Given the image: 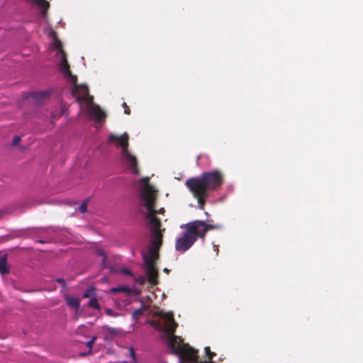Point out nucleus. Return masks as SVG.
Returning <instances> with one entry per match:
<instances>
[{
	"label": "nucleus",
	"instance_id": "f257e3e1",
	"mask_svg": "<svg viewBox=\"0 0 363 363\" xmlns=\"http://www.w3.org/2000/svg\"><path fill=\"white\" fill-rule=\"evenodd\" d=\"M160 320L152 321L151 325L155 329L164 331L169 337L168 342L169 347L172 352L179 356L181 362L187 363H214L213 358L216 355L211 351L209 347L204 348L207 359H200L198 351L194 350L188 344H184L180 337L174 335L177 323L175 322L174 315L172 312H158Z\"/></svg>",
	"mask_w": 363,
	"mask_h": 363
},
{
	"label": "nucleus",
	"instance_id": "f03ea898",
	"mask_svg": "<svg viewBox=\"0 0 363 363\" xmlns=\"http://www.w3.org/2000/svg\"><path fill=\"white\" fill-rule=\"evenodd\" d=\"M225 181L223 172L219 169L204 172L199 177H191L185 185L197 200L199 207L203 210L206 199L211 192L218 191Z\"/></svg>",
	"mask_w": 363,
	"mask_h": 363
},
{
	"label": "nucleus",
	"instance_id": "7ed1b4c3",
	"mask_svg": "<svg viewBox=\"0 0 363 363\" xmlns=\"http://www.w3.org/2000/svg\"><path fill=\"white\" fill-rule=\"evenodd\" d=\"M181 228L184 230L176 240L175 250L185 252L193 246L198 238L204 240L208 230L219 228V226L195 220L181 225Z\"/></svg>",
	"mask_w": 363,
	"mask_h": 363
},
{
	"label": "nucleus",
	"instance_id": "20e7f679",
	"mask_svg": "<svg viewBox=\"0 0 363 363\" xmlns=\"http://www.w3.org/2000/svg\"><path fill=\"white\" fill-rule=\"evenodd\" d=\"M55 46L58 49L57 56L60 59L59 69L71 83L73 84L72 94L76 98L78 102L84 101L86 103L92 102V96L89 94V89L86 85L77 84V77L73 75L70 71L69 65L67 60V55L63 50L62 44L58 39L55 40Z\"/></svg>",
	"mask_w": 363,
	"mask_h": 363
},
{
	"label": "nucleus",
	"instance_id": "39448f33",
	"mask_svg": "<svg viewBox=\"0 0 363 363\" xmlns=\"http://www.w3.org/2000/svg\"><path fill=\"white\" fill-rule=\"evenodd\" d=\"M141 198L144 203V206L146 207L147 210V213L145 216V218L148 220V224L150 226V220L151 217H149V213H151L154 218L158 221L159 227L158 231L163 233L165 229H161V221L157 218V214H164L165 213V210L164 208H160L159 210L155 209V201L157 199V191L154 189L153 186H152L148 183L145 184L141 191Z\"/></svg>",
	"mask_w": 363,
	"mask_h": 363
},
{
	"label": "nucleus",
	"instance_id": "423d86ee",
	"mask_svg": "<svg viewBox=\"0 0 363 363\" xmlns=\"http://www.w3.org/2000/svg\"><path fill=\"white\" fill-rule=\"evenodd\" d=\"M149 217H151L150 230L152 240L148 250V255L144 257V261L145 264H154L155 260L159 257L158 249L162 245L163 235L162 232L158 231L159 223L151 213H149Z\"/></svg>",
	"mask_w": 363,
	"mask_h": 363
},
{
	"label": "nucleus",
	"instance_id": "0eeeda50",
	"mask_svg": "<svg viewBox=\"0 0 363 363\" xmlns=\"http://www.w3.org/2000/svg\"><path fill=\"white\" fill-rule=\"evenodd\" d=\"M108 141L110 143H115L118 146L121 147V154L124 158L128 167L132 169L133 173L135 174H139V169L138 167V161L135 156L132 155L128 150V135L124 133L121 135H117L115 134H110L108 137Z\"/></svg>",
	"mask_w": 363,
	"mask_h": 363
},
{
	"label": "nucleus",
	"instance_id": "6e6552de",
	"mask_svg": "<svg viewBox=\"0 0 363 363\" xmlns=\"http://www.w3.org/2000/svg\"><path fill=\"white\" fill-rule=\"evenodd\" d=\"M89 113L91 118L94 119L96 122L100 123L106 118V113L101 108L94 104L93 102L89 104Z\"/></svg>",
	"mask_w": 363,
	"mask_h": 363
},
{
	"label": "nucleus",
	"instance_id": "1a4fd4ad",
	"mask_svg": "<svg viewBox=\"0 0 363 363\" xmlns=\"http://www.w3.org/2000/svg\"><path fill=\"white\" fill-rule=\"evenodd\" d=\"M146 274L148 282L151 285H157L158 284V270L155 264H145Z\"/></svg>",
	"mask_w": 363,
	"mask_h": 363
},
{
	"label": "nucleus",
	"instance_id": "9d476101",
	"mask_svg": "<svg viewBox=\"0 0 363 363\" xmlns=\"http://www.w3.org/2000/svg\"><path fill=\"white\" fill-rule=\"evenodd\" d=\"M0 273L1 275H6L9 273V267L7 264V255L0 256Z\"/></svg>",
	"mask_w": 363,
	"mask_h": 363
},
{
	"label": "nucleus",
	"instance_id": "9b49d317",
	"mask_svg": "<svg viewBox=\"0 0 363 363\" xmlns=\"http://www.w3.org/2000/svg\"><path fill=\"white\" fill-rule=\"evenodd\" d=\"M66 303L68 306L79 310L80 307V301L77 298L71 297L69 296H65Z\"/></svg>",
	"mask_w": 363,
	"mask_h": 363
},
{
	"label": "nucleus",
	"instance_id": "f8f14e48",
	"mask_svg": "<svg viewBox=\"0 0 363 363\" xmlns=\"http://www.w3.org/2000/svg\"><path fill=\"white\" fill-rule=\"evenodd\" d=\"M35 1L38 6L41 9L42 15H46L48 9L50 7V4L46 0H33Z\"/></svg>",
	"mask_w": 363,
	"mask_h": 363
},
{
	"label": "nucleus",
	"instance_id": "ddd939ff",
	"mask_svg": "<svg viewBox=\"0 0 363 363\" xmlns=\"http://www.w3.org/2000/svg\"><path fill=\"white\" fill-rule=\"evenodd\" d=\"M109 292L111 294H116V293H130V289L126 286H119L118 287H112L109 289Z\"/></svg>",
	"mask_w": 363,
	"mask_h": 363
},
{
	"label": "nucleus",
	"instance_id": "4468645a",
	"mask_svg": "<svg viewBox=\"0 0 363 363\" xmlns=\"http://www.w3.org/2000/svg\"><path fill=\"white\" fill-rule=\"evenodd\" d=\"M96 253L99 256L101 257H102V260H101V266L104 269L105 268H107L108 266L106 264V262H107V256L105 254L104 251L101 249H97L96 250Z\"/></svg>",
	"mask_w": 363,
	"mask_h": 363
},
{
	"label": "nucleus",
	"instance_id": "2eb2a0df",
	"mask_svg": "<svg viewBox=\"0 0 363 363\" xmlns=\"http://www.w3.org/2000/svg\"><path fill=\"white\" fill-rule=\"evenodd\" d=\"M87 305L89 308H94L98 311L100 310V306L96 296L91 298Z\"/></svg>",
	"mask_w": 363,
	"mask_h": 363
},
{
	"label": "nucleus",
	"instance_id": "dca6fc26",
	"mask_svg": "<svg viewBox=\"0 0 363 363\" xmlns=\"http://www.w3.org/2000/svg\"><path fill=\"white\" fill-rule=\"evenodd\" d=\"M82 297L84 298L95 297V288L89 287L83 294Z\"/></svg>",
	"mask_w": 363,
	"mask_h": 363
},
{
	"label": "nucleus",
	"instance_id": "f3484780",
	"mask_svg": "<svg viewBox=\"0 0 363 363\" xmlns=\"http://www.w3.org/2000/svg\"><path fill=\"white\" fill-rule=\"evenodd\" d=\"M144 309L143 308L135 310L132 313V318L135 320H138L143 314Z\"/></svg>",
	"mask_w": 363,
	"mask_h": 363
},
{
	"label": "nucleus",
	"instance_id": "a211bd4d",
	"mask_svg": "<svg viewBox=\"0 0 363 363\" xmlns=\"http://www.w3.org/2000/svg\"><path fill=\"white\" fill-rule=\"evenodd\" d=\"M111 271V272H121L123 274H126V275H130V276H133V274L132 272H130V269H128V268H122L120 270H118V269H115L113 268V267H111L110 268Z\"/></svg>",
	"mask_w": 363,
	"mask_h": 363
},
{
	"label": "nucleus",
	"instance_id": "6ab92c4d",
	"mask_svg": "<svg viewBox=\"0 0 363 363\" xmlns=\"http://www.w3.org/2000/svg\"><path fill=\"white\" fill-rule=\"evenodd\" d=\"M96 339V336H93L91 339L86 342V345L89 348V353H91V348L93 347V345L95 343Z\"/></svg>",
	"mask_w": 363,
	"mask_h": 363
},
{
	"label": "nucleus",
	"instance_id": "aec40b11",
	"mask_svg": "<svg viewBox=\"0 0 363 363\" xmlns=\"http://www.w3.org/2000/svg\"><path fill=\"white\" fill-rule=\"evenodd\" d=\"M79 210L82 213H85L87 211V201L85 200L79 206Z\"/></svg>",
	"mask_w": 363,
	"mask_h": 363
},
{
	"label": "nucleus",
	"instance_id": "412c9836",
	"mask_svg": "<svg viewBox=\"0 0 363 363\" xmlns=\"http://www.w3.org/2000/svg\"><path fill=\"white\" fill-rule=\"evenodd\" d=\"M104 329H105L108 332V333L110 334L111 335H115L117 334V330L115 328H109L108 326H104Z\"/></svg>",
	"mask_w": 363,
	"mask_h": 363
},
{
	"label": "nucleus",
	"instance_id": "4be33fe9",
	"mask_svg": "<svg viewBox=\"0 0 363 363\" xmlns=\"http://www.w3.org/2000/svg\"><path fill=\"white\" fill-rule=\"evenodd\" d=\"M146 278L144 277H139L135 279V281L140 285H144L146 283Z\"/></svg>",
	"mask_w": 363,
	"mask_h": 363
},
{
	"label": "nucleus",
	"instance_id": "5701e85b",
	"mask_svg": "<svg viewBox=\"0 0 363 363\" xmlns=\"http://www.w3.org/2000/svg\"><path fill=\"white\" fill-rule=\"evenodd\" d=\"M130 356L132 358L133 361L136 362V354L135 350L133 347L129 348Z\"/></svg>",
	"mask_w": 363,
	"mask_h": 363
},
{
	"label": "nucleus",
	"instance_id": "b1692460",
	"mask_svg": "<svg viewBox=\"0 0 363 363\" xmlns=\"http://www.w3.org/2000/svg\"><path fill=\"white\" fill-rule=\"evenodd\" d=\"M122 106L124 108V113L127 115H129L130 113V109L127 105V104L125 102H123Z\"/></svg>",
	"mask_w": 363,
	"mask_h": 363
},
{
	"label": "nucleus",
	"instance_id": "393cba45",
	"mask_svg": "<svg viewBox=\"0 0 363 363\" xmlns=\"http://www.w3.org/2000/svg\"><path fill=\"white\" fill-rule=\"evenodd\" d=\"M56 281L60 283V284H62V287L65 288V286H66L65 281V280L62 278L57 279Z\"/></svg>",
	"mask_w": 363,
	"mask_h": 363
},
{
	"label": "nucleus",
	"instance_id": "a878e982",
	"mask_svg": "<svg viewBox=\"0 0 363 363\" xmlns=\"http://www.w3.org/2000/svg\"><path fill=\"white\" fill-rule=\"evenodd\" d=\"M20 140H21L20 137H18V136L14 137L13 140V145H17L20 142Z\"/></svg>",
	"mask_w": 363,
	"mask_h": 363
},
{
	"label": "nucleus",
	"instance_id": "bb28decb",
	"mask_svg": "<svg viewBox=\"0 0 363 363\" xmlns=\"http://www.w3.org/2000/svg\"><path fill=\"white\" fill-rule=\"evenodd\" d=\"M6 211L0 210V218L5 214Z\"/></svg>",
	"mask_w": 363,
	"mask_h": 363
},
{
	"label": "nucleus",
	"instance_id": "cd10ccee",
	"mask_svg": "<svg viewBox=\"0 0 363 363\" xmlns=\"http://www.w3.org/2000/svg\"><path fill=\"white\" fill-rule=\"evenodd\" d=\"M213 247H214L215 251L218 254V246L214 245Z\"/></svg>",
	"mask_w": 363,
	"mask_h": 363
},
{
	"label": "nucleus",
	"instance_id": "c85d7f7f",
	"mask_svg": "<svg viewBox=\"0 0 363 363\" xmlns=\"http://www.w3.org/2000/svg\"><path fill=\"white\" fill-rule=\"evenodd\" d=\"M121 363H137V362L133 361V362H127V361H122Z\"/></svg>",
	"mask_w": 363,
	"mask_h": 363
},
{
	"label": "nucleus",
	"instance_id": "c756f323",
	"mask_svg": "<svg viewBox=\"0 0 363 363\" xmlns=\"http://www.w3.org/2000/svg\"><path fill=\"white\" fill-rule=\"evenodd\" d=\"M111 311H111V309H108V310L106 311V313H107L108 314H111Z\"/></svg>",
	"mask_w": 363,
	"mask_h": 363
},
{
	"label": "nucleus",
	"instance_id": "7c9ffc66",
	"mask_svg": "<svg viewBox=\"0 0 363 363\" xmlns=\"http://www.w3.org/2000/svg\"><path fill=\"white\" fill-rule=\"evenodd\" d=\"M164 272L166 273H168L169 271L168 269L165 268V269H164Z\"/></svg>",
	"mask_w": 363,
	"mask_h": 363
}]
</instances>
